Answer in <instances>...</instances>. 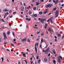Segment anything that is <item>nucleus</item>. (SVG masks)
Listing matches in <instances>:
<instances>
[{
  "label": "nucleus",
  "mask_w": 64,
  "mask_h": 64,
  "mask_svg": "<svg viewBox=\"0 0 64 64\" xmlns=\"http://www.w3.org/2000/svg\"><path fill=\"white\" fill-rule=\"evenodd\" d=\"M38 43H37L36 42L35 44V50L36 52V53H37V47H36V46H37V47H38Z\"/></svg>",
  "instance_id": "nucleus-1"
},
{
  "label": "nucleus",
  "mask_w": 64,
  "mask_h": 64,
  "mask_svg": "<svg viewBox=\"0 0 64 64\" xmlns=\"http://www.w3.org/2000/svg\"><path fill=\"white\" fill-rule=\"evenodd\" d=\"M46 18H41L40 20V21L41 22H42V24H43V23H44V21H46Z\"/></svg>",
  "instance_id": "nucleus-2"
},
{
  "label": "nucleus",
  "mask_w": 64,
  "mask_h": 64,
  "mask_svg": "<svg viewBox=\"0 0 64 64\" xmlns=\"http://www.w3.org/2000/svg\"><path fill=\"white\" fill-rule=\"evenodd\" d=\"M3 35L4 37V40H5L7 39V36H6V34L5 33V32H3Z\"/></svg>",
  "instance_id": "nucleus-3"
},
{
  "label": "nucleus",
  "mask_w": 64,
  "mask_h": 64,
  "mask_svg": "<svg viewBox=\"0 0 64 64\" xmlns=\"http://www.w3.org/2000/svg\"><path fill=\"white\" fill-rule=\"evenodd\" d=\"M55 15H56V17H57L58 16V12L57 11L56 12H55Z\"/></svg>",
  "instance_id": "nucleus-4"
},
{
  "label": "nucleus",
  "mask_w": 64,
  "mask_h": 64,
  "mask_svg": "<svg viewBox=\"0 0 64 64\" xmlns=\"http://www.w3.org/2000/svg\"><path fill=\"white\" fill-rule=\"evenodd\" d=\"M53 19V17H52L51 18H50V19H49L50 20L51 22V23H52H52H53V22H52V19Z\"/></svg>",
  "instance_id": "nucleus-5"
},
{
  "label": "nucleus",
  "mask_w": 64,
  "mask_h": 64,
  "mask_svg": "<svg viewBox=\"0 0 64 64\" xmlns=\"http://www.w3.org/2000/svg\"><path fill=\"white\" fill-rule=\"evenodd\" d=\"M8 11L9 10L7 8H5L3 10V11H4V12H5V11L7 12V11Z\"/></svg>",
  "instance_id": "nucleus-6"
},
{
  "label": "nucleus",
  "mask_w": 64,
  "mask_h": 64,
  "mask_svg": "<svg viewBox=\"0 0 64 64\" xmlns=\"http://www.w3.org/2000/svg\"><path fill=\"white\" fill-rule=\"evenodd\" d=\"M49 48H48L47 49L45 50L46 52H50V50H49Z\"/></svg>",
  "instance_id": "nucleus-7"
},
{
  "label": "nucleus",
  "mask_w": 64,
  "mask_h": 64,
  "mask_svg": "<svg viewBox=\"0 0 64 64\" xmlns=\"http://www.w3.org/2000/svg\"><path fill=\"white\" fill-rule=\"evenodd\" d=\"M51 5L50 4H49L48 5H47L46 6V8H48V7H51Z\"/></svg>",
  "instance_id": "nucleus-8"
},
{
  "label": "nucleus",
  "mask_w": 64,
  "mask_h": 64,
  "mask_svg": "<svg viewBox=\"0 0 64 64\" xmlns=\"http://www.w3.org/2000/svg\"><path fill=\"white\" fill-rule=\"evenodd\" d=\"M58 59H60L61 60H62V57L61 56H58Z\"/></svg>",
  "instance_id": "nucleus-9"
},
{
  "label": "nucleus",
  "mask_w": 64,
  "mask_h": 64,
  "mask_svg": "<svg viewBox=\"0 0 64 64\" xmlns=\"http://www.w3.org/2000/svg\"><path fill=\"white\" fill-rule=\"evenodd\" d=\"M26 38H25L24 39H22V42H25V41H26Z\"/></svg>",
  "instance_id": "nucleus-10"
},
{
  "label": "nucleus",
  "mask_w": 64,
  "mask_h": 64,
  "mask_svg": "<svg viewBox=\"0 0 64 64\" xmlns=\"http://www.w3.org/2000/svg\"><path fill=\"white\" fill-rule=\"evenodd\" d=\"M48 30L50 32H52V31L51 30V29L50 28L48 29Z\"/></svg>",
  "instance_id": "nucleus-11"
},
{
  "label": "nucleus",
  "mask_w": 64,
  "mask_h": 64,
  "mask_svg": "<svg viewBox=\"0 0 64 64\" xmlns=\"http://www.w3.org/2000/svg\"><path fill=\"white\" fill-rule=\"evenodd\" d=\"M43 38H42V39L41 40V42H40V44H42V43H43Z\"/></svg>",
  "instance_id": "nucleus-12"
},
{
  "label": "nucleus",
  "mask_w": 64,
  "mask_h": 64,
  "mask_svg": "<svg viewBox=\"0 0 64 64\" xmlns=\"http://www.w3.org/2000/svg\"><path fill=\"white\" fill-rule=\"evenodd\" d=\"M53 52L54 53V54H56V52H55V49L53 50Z\"/></svg>",
  "instance_id": "nucleus-13"
},
{
  "label": "nucleus",
  "mask_w": 64,
  "mask_h": 64,
  "mask_svg": "<svg viewBox=\"0 0 64 64\" xmlns=\"http://www.w3.org/2000/svg\"><path fill=\"white\" fill-rule=\"evenodd\" d=\"M7 34L8 35H10V32L9 31L7 32Z\"/></svg>",
  "instance_id": "nucleus-14"
},
{
  "label": "nucleus",
  "mask_w": 64,
  "mask_h": 64,
  "mask_svg": "<svg viewBox=\"0 0 64 64\" xmlns=\"http://www.w3.org/2000/svg\"><path fill=\"white\" fill-rule=\"evenodd\" d=\"M58 63H60V62H61V60H60V59L58 58Z\"/></svg>",
  "instance_id": "nucleus-15"
},
{
  "label": "nucleus",
  "mask_w": 64,
  "mask_h": 64,
  "mask_svg": "<svg viewBox=\"0 0 64 64\" xmlns=\"http://www.w3.org/2000/svg\"><path fill=\"white\" fill-rule=\"evenodd\" d=\"M59 1V0H56V2H55V4H57V2Z\"/></svg>",
  "instance_id": "nucleus-16"
},
{
  "label": "nucleus",
  "mask_w": 64,
  "mask_h": 64,
  "mask_svg": "<svg viewBox=\"0 0 64 64\" xmlns=\"http://www.w3.org/2000/svg\"><path fill=\"white\" fill-rule=\"evenodd\" d=\"M44 60L45 62H46V61H47V59L46 58H44Z\"/></svg>",
  "instance_id": "nucleus-17"
},
{
  "label": "nucleus",
  "mask_w": 64,
  "mask_h": 64,
  "mask_svg": "<svg viewBox=\"0 0 64 64\" xmlns=\"http://www.w3.org/2000/svg\"><path fill=\"white\" fill-rule=\"evenodd\" d=\"M36 5H39V4H40V3H39V2H36Z\"/></svg>",
  "instance_id": "nucleus-18"
},
{
  "label": "nucleus",
  "mask_w": 64,
  "mask_h": 64,
  "mask_svg": "<svg viewBox=\"0 0 64 64\" xmlns=\"http://www.w3.org/2000/svg\"><path fill=\"white\" fill-rule=\"evenodd\" d=\"M1 59L2 60V62H3V61H4V58H2Z\"/></svg>",
  "instance_id": "nucleus-19"
},
{
  "label": "nucleus",
  "mask_w": 64,
  "mask_h": 64,
  "mask_svg": "<svg viewBox=\"0 0 64 64\" xmlns=\"http://www.w3.org/2000/svg\"><path fill=\"white\" fill-rule=\"evenodd\" d=\"M7 16V14H6V13H5V15L4 16V18H6V16Z\"/></svg>",
  "instance_id": "nucleus-20"
},
{
  "label": "nucleus",
  "mask_w": 64,
  "mask_h": 64,
  "mask_svg": "<svg viewBox=\"0 0 64 64\" xmlns=\"http://www.w3.org/2000/svg\"><path fill=\"white\" fill-rule=\"evenodd\" d=\"M34 17H36L37 16V14H34Z\"/></svg>",
  "instance_id": "nucleus-21"
},
{
  "label": "nucleus",
  "mask_w": 64,
  "mask_h": 64,
  "mask_svg": "<svg viewBox=\"0 0 64 64\" xmlns=\"http://www.w3.org/2000/svg\"><path fill=\"white\" fill-rule=\"evenodd\" d=\"M27 42H28V43L30 42V40H29V39H28L27 40Z\"/></svg>",
  "instance_id": "nucleus-22"
},
{
  "label": "nucleus",
  "mask_w": 64,
  "mask_h": 64,
  "mask_svg": "<svg viewBox=\"0 0 64 64\" xmlns=\"http://www.w3.org/2000/svg\"><path fill=\"white\" fill-rule=\"evenodd\" d=\"M39 14H40V15H41V14H42V12H39Z\"/></svg>",
  "instance_id": "nucleus-23"
},
{
  "label": "nucleus",
  "mask_w": 64,
  "mask_h": 64,
  "mask_svg": "<svg viewBox=\"0 0 64 64\" xmlns=\"http://www.w3.org/2000/svg\"><path fill=\"white\" fill-rule=\"evenodd\" d=\"M58 37H60L61 36V34H58Z\"/></svg>",
  "instance_id": "nucleus-24"
},
{
  "label": "nucleus",
  "mask_w": 64,
  "mask_h": 64,
  "mask_svg": "<svg viewBox=\"0 0 64 64\" xmlns=\"http://www.w3.org/2000/svg\"><path fill=\"white\" fill-rule=\"evenodd\" d=\"M47 11H44V14H45V13H47Z\"/></svg>",
  "instance_id": "nucleus-25"
},
{
  "label": "nucleus",
  "mask_w": 64,
  "mask_h": 64,
  "mask_svg": "<svg viewBox=\"0 0 64 64\" xmlns=\"http://www.w3.org/2000/svg\"><path fill=\"white\" fill-rule=\"evenodd\" d=\"M64 37V34L63 36H62V39H63Z\"/></svg>",
  "instance_id": "nucleus-26"
},
{
  "label": "nucleus",
  "mask_w": 64,
  "mask_h": 64,
  "mask_svg": "<svg viewBox=\"0 0 64 64\" xmlns=\"http://www.w3.org/2000/svg\"><path fill=\"white\" fill-rule=\"evenodd\" d=\"M34 10H36V7H34L33 8Z\"/></svg>",
  "instance_id": "nucleus-27"
},
{
  "label": "nucleus",
  "mask_w": 64,
  "mask_h": 64,
  "mask_svg": "<svg viewBox=\"0 0 64 64\" xmlns=\"http://www.w3.org/2000/svg\"><path fill=\"white\" fill-rule=\"evenodd\" d=\"M53 62L54 63H56V60H53Z\"/></svg>",
  "instance_id": "nucleus-28"
},
{
  "label": "nucleus",
  "mask_w": 64,
  "mask_h": 64,
  "mask_svg": "<svg viewBox=\"0 0 64 64\" xmlns=\"http://www.w3.org/2000/svg\"><path fill=\"white\" fill-rule=\"evenodd\" d=\"M40 61H41V60H39L38 61V63H40Z\"/></svg>",
  "instance_id": "nucleus-29"
},
{
  "label": "nucleus",
  "mask_w": 64,
  "mask_h": 64,
  "mask_svg": "<svg viewBox=\"0 0 64 64\" xmlns=\"http://www.w3.org/2000/svg\"><path fill=\"white\" fill-rule=\"evenodd\" d=\"M32 13V12H28V14H31Z\"/></svg>",
  "instance_id": "nucleus-30"
},
{
  "label": "nucleus",
  "mask_w": 64,
  "mask_h": 64,
  "mask_svg": "<svg viewBox=\"0 0 64 64\" xmlns=\"http://www.w3.org/2000/svg\"><path fill=\"white\" fill-rule=\"evenodd\" d=\"M10 44H11V45H12V46H14V44H12L11 43Z\"/></svg>",
  "instance_id": "nucleus-31"
},
{
  "label": "nucleus",
  "mask_w": 64,
  "mask_h": 64,
  "mask_svg": "<svg viewBox=\"0 0 64 64\" xmlns=\"http://www.w3.org/2000/svg\"><path fill=\"white\" fill-rule=\"evenodd\" d=\"M12 12V11L11 10H10L9 11V13H11Z\"/></svg>",
  "instance_id": "nucleus-32"
},
{
  "label": "nucleus",
  "mask_w": 64,
  "mask_h": 64,
  "mask_svg": "<svg viewBox=\"0 0 64 64\" xmlns=\"http://www.w3.org/2000/svg\"><path fill=\"white\" fill-rule=\"evenodd\" d=\"M12 33L14 36H15V34H14V32H12Z\"/></svg>",
  "instance_id": "nucleus-33"
},
{
  "label": "nucleus",
  "mask_w": 64,
  "mask_h": 64,
  "mask_svg": "<svg viewBox=\"0 0 64 64\" xmlns=\"http://www.w3.org/2000/svg\"><path fill=\"white\" fill-rule=\"evenodd\" d=\"M53 10H56V8H53Z\"/></svg>",
  "instance_id": "nucleus-34"
},
{
  "label": "nucleus",
  "mask_w": 64,
  "mask_h": 64,
  "mask_svg": "<svg viewBox=\"0 0 64 64\" xmlns=\"http://www.w3.org/2000/svg\"><path fill=\"white\" fill-rule=\"evenodd\" d=\"M16 41V39L15 38L14 39V42H15Z\"/></svg>",
  "instance_id": "nucleus-35"
},
{
  "label": "nucleus",
  "mask_w": 64,
  "mask_h": 64,
  "mask_svg": "<svg viewBox=\"0 0 64 64\" xmlns=\"http://www.w3.org/2000/svg\"><path fill=\"white\" fill-rule=\"evenodd\" d=\"M42 52H46L45 50H44V49H43Z\"/></svg>",
  "instance_id": "nucleus-36"
},
{
  "label": "nucleus",
  "mask_w": 64,
  "mask_h": 64,
  "mask_svg": "<svg viewBox=\"0 0 64 64\" xmlns=\"http://www.w3.org/2000/svg\"><path fill=\"white\" fill-rule=\"evenodd\" d=\"M18 64H21V62H20V61H19L18 62Z\"/></svg>",
  "instance_id": "nucleus-37"
},
{
  "label": "nucleus",
  "mask_w": 64,
  "mask_h": 64,
  "mask_svg": "<svg viewBox=\"0 0 64 64\" xmlns=\"http://www.w3.org/2000/svg\"><path fill=\"white\" fill-rule=\"evenodd\" d=\"M63 8V7L61 6L60 7V9L61 10L62 9V8Z\"/></svg>",
  "instance_id": "nucleus-38"
},
{
  "label": "nucleus",
  "mask_w": 64,
  "mask_h": 64,
  "mask_svg": "<svg viewBox=\"0 0 64 64\" xmlns=\"http://www.w3.org/2000/svg\"><path fill=\"white\" fill-rule=\"evenodd\" d=\"M26 55V54H23V55L24 56H25V55Z\"/></svg>",
  "instance_id": "nucleus-39"
},
{
  "label": "nucleus",
  "mask_w": 64,
  "mask_h": 64,
  "mask_svg": "<svg viewBox=\"0 0 64 64\" xmlns=\"http://www.w3.org/2000/svg\"><path fill=\"white\" fill-rule=\"evenodd\" d=\"M31 20V18H28V21H30Z\"/></svg>",
  "instance_id": "nucleus-40"
},
{
  "label": "nucleus",
  "mask_w": 64,
  "mask_h": 64,
  "mask_svg": "<svg viewBox=\"0 0 64 64\" xmlns=\"http://www.w3.org/2000/svg\"><path fill=\"white\" fill-rule=\"evenodd\" d=\"M46 27H47V26H44V27L45 29H46Z\"/></svg>",
  "instance_id": "nucleus-41"
},
{
  "label": "nucleus",
  "mask_w": 64,
  "mask_h": 64,
  "mask_svg": "<svg viewBox=\"0 0 64 64\" xmlns=\"http://www.w3.org/2000/svg\"><path fill=\"white\" fill-rule=\"evenodd\" d=\"M47 25H48V24H45V25L46 26H47Z\"/></svg>",
  "instance_id": "nucleus-42"
},
{
  "label": "nucleus",
  "mask_w": 64,
  "mask_h": 64,
  "mask_svg": "<svg viewBox=\"0 0 64 64\" xmlns=\"http://www.w3.org/2000/svg\"><path fill=\"white\" fill-rule=\"evenodd\" d=\"M6 50L7 51H10V50H9L8 49H6Z\"/></svg>",
  "instance_id": "nucleus-43"
},
{
  "label": "nucleus",
  "mask_w": 64,
  "mask_h": 64,
  "mask_svg": "<svg viewBox=\"0 0 64 64\" xmlns=\"http://www.w3.org/2000/svg\"><path fill=\"white\" fill-rule=\"evenodd\" d=\"M16 13V12H14L13 13V14H15V13Z\"/></svg>",
  "instance_id": "nucleus-44"
},
{
  "label": "nucleus",
  "mask_w": 64,
  "mask_h": 64,
  "mask_svg": "<svg viewBox=\"0 0 64 64\" xmlns=\"http://www.w3.org/2000/svg\"><path fill=\"white\" fill-rule=\"evenodd\" d=\"M53 2H54V3H55L56 2H55V0H53Z\"/></svg>",
  "instance_id": "nucleus-45"
},
{
  "label": "nucleus",
  "mask_w": 64,
  "mask_h": 64,
  "mask_svg": "<svg viewBox=\"0 0 64 64\" xmlns=\"http://www.w3.org/2000/svg\"><path fill=\"white\" fill-rule=\"evenodd\" d=\"M7 61H8V62H9V60L8 59V58L7 59Z\"/></svg>",
  "instance_id": "nucleus-46"
},
{
  "label": "nucleus",
  "mask_w": 64,
  "mask_h": 64,
  "mask_svg": "<svg viewBox=\"0 0 64 64\" xmlns=\"http://www.w3.org/2000/svg\"><path fill=\"white\" fill-rule=\"evenodd\" d=\"M22 26V24H20V27H21V26Z\"/></svg>",
  "instance_id": "nucleus-47"
},
{
  "label": "nucleus",
  "mask_w": 64,
  "mask_h": 64,
  "mask_svg": "<svg viewBox=\"0 0 64 64\" xmlns=\"http://www.w3.org/2000/svg\"><path fill=\"white\" fill-rule=\"evenodd\" d=\"M12 17H13V16H10V18H12Z\"/></svg>",
  "instance_id": "nucleus-48"
},
{
  "label": "nucleus",
  "mask_w": 64,
  "mask_h": 64,
  "mask_svg": "<svg viewBox=\"0 0 64 64\" xmlns=\"http://www.w3.org/2000/svg\"><path fill=\"white\" fill-rule=\"evenodd\" d=\"M20 16H21V17H22V18H23V17L22 15H20Z\"/></svg>",
  "instance_id": "nucleus-49"
},
{
  "label": "nucleus",
  "mask_w": 64,
  "mask_h": 64,
  "mask_svg": "<svg viewBox=\"0 0 64 64\" xmlns=\"http://www.w3.org/2000/svg\"><path fill=\"white\" fill-rule=\"evenodd\" d=\"M2 20L3 22H5V21H4V20H3V19H2Z\"/></svg>",
  "instance_id": "nucleus-50"
},
{
  "label": "nucleus",
  "mask_w": 64,
  "mask_h": 64,
  "mask_svg": "<svg viewBox=\"0 0 64 64\" xmlns=\"http://www.w3.org/2000/svg\"><path fill=\"white\" fill-rule=\"evenodd\" d=\"M16 54L17 55H18V54H19V53H18V52H17L16 53Z\"/></svg>",
  "instance_id": "nucleus-51"
},
{
  "label": "nucleus",
  "mask_w": 64,
  "mask_h": 64,
  "mask_svg": "<svg viewBox=\"0 0 64 64\" xmlns=\"http://www.w3.org/2000/svg\"><path fill=\"white\" fill-rule=\"evenodd\" d=\"M55 40V41H56H56H57V38H56Z\"/></svg>",
  "instance_id": "nucleus-52"
},
{
  "label": "nucleus",
  "mask_w": 64,
  "mask_h": 64,
  "mask_svg": "<svg viewBox=\"0 0 64 64\" xmlns=\"http://www.w3.org/2000/svg\"><path fill=\"white\" fill-rule=\"evenodd\" d=\"M40 47H41V48H42V45H41V44H40Z\"/></svg>",
  "instance_id": "nucleus-53"
},
{
  "label": "nucleus",
  "mask_w": 64,
  "mask_h": 64,
  "mask_svg": "<svg viewBox=\"0 0 64 64\" xmlns=\"http://www.w3.org/2000/svg\"><path fill=\"white\" fill-rule=\"evenodd\" d=\"M41 35L42 36H43V35H44L43 34V33L42 34H41Z\"/></svg>",
  "instance_id": "nucleus-54"
},
{
  "label": "nucleus",
  "mask_w": 64,
  "mask_h": 64,
  "mask_svg": "<svg viewBox=\"0 0 64 64\" xmlns=\"http://www.w3.org/2000/svg\"><path fill=\"white\" fill-rule=\"evenodd\" d=\"M40 33V31H39L37 33V34H39V33Z\"/></svg>",
  "instance_id": "nucleus-55"
},
{
  "label": "nucleus",
  "mask_w": 64,
  "mask_h": 64,
  "mask_svg": "<svg viewBox=\"0 0 64 64\" xmlns=\"http://www.w3.org/2000/svg\"><path fill=\"white\" fill-rule=\"evenodd\" d=\"M4 28V26H3L2 27V28Z\"/></svg>",
  "instance_id": "nucleus-56"
},
{
  "label": "nucleus",
  "mask_w": 64,
  "mask_h": 64,
  "mask_svg": "<svg viewBox=\"0 0 64 64\" xmlns=\"http://www.w3.org/2000/svg\"><path fill=\"white\" fill-rule=\"evenodd\" d=\"M54 38H56V39H57V36H54Z\"/></svg>",
  "instance_id": "nucleus-57"
},
{
  "label": "nucleus",
  "mask_w": 64,
  "mask_h": 64,
  "mask_svg": "<svg viewBox=\"0 0 64 64\" xmlns=\"http://www.w3.org/2000/svg\"><path fill=\"white\" fill-rule=\"evenodd\" d=\"M6 14H7V15H9V13L8 12H7Z\"/></svg>",
  "instance_id": "nucleus-58"
},
{
  "label": "nucleus",
  "mask_w": 64,
  "mask_h": 64,
  "mask_svg": "<svg viewBox=\"0 0 64 64\" xmlns=\"http://www.w3.org/2000/svg\"><path fill=\"white\" fill-rule=\"evenodd\" d=\"M6 19H7V20H8V17H7Z\"/></svg>",
  "instance_id": "nucleus-59"
},
{
  "label": "nucleus",
  "mask_w": 64,
  "mask_h": 64,
  "mask_svg": "<svg viewBox=\"0 0 64 64\" xmlns=\"http://www.w3.org/2000/svg\"><path fill=\"white\" fill-rule=\"evenodd\" d=\"M8 25L10 26H11V25H10V23L8 24Z\"/></svg>",
  "instance_id": "nucleus-60"
},
{
  "label": "nucleus",
  "mask_w": 64,
  "mask_h": 64,
  "mask_svg": "<svg viewBox=\"0 0 64 64\" xmlns=\"http://www.w3.org/2000/svg\"><path fill=\"white\" fill-rule=\"evenodd\" d=\"M36 59H38V56H37V57H36Z\"/></svg>",
  "instance_id": "nucleus-61"
},
{
  "label": "nucleus",
  "mask_w": 64,
  "mask_h": 64,
  "mask_svg": "<svg viewBox=\"0 0 64 64\" xmlns=\"http://www.w3.org/2000/svg\"><path fill=\"white\" fill-rule=\"evenodd\" d=\"M36 27L35 26H34V28H36Z\"/></svg>",
  "instance_id": "nucleus-62"
},
{
  "label": "nucleus",
  "mask_w": 64,
  "mask_h": 64,
  "mask_svg": "<svg viewBox=\"0 0 64 64\" xmlns=\"http://www.w3.org/2000/svg\"><path fill=\"white\" fill-rule=\"evenodd\" d=\"M11 51L13 52V49L11 50Z\"/></svg>",
  "instance_id": "nucleus-63"
},
{
  "label": "nucleus",
  "mask_w": 64,
  "mask_h": 64,
  "mask_svg": "<svg viewBox=\"0 0 64 64\" xmlns=\"http://www.w3.org/2000/svg\"><path fill=\"white\" fill-rule=\"evenodd\" d=\"M44 1V0H41V2H43Z\"/></svg>",
  "instance_id": "nucleus-64"
}]
</instances>
